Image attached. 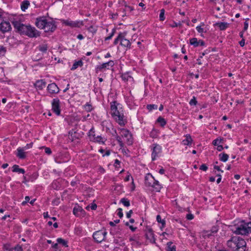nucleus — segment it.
<instances>
[{
  "label": "nucleus",
  "instance_id": "4",
  "mask_svg": "<svg viewBox=\"0 0 251 251\" xmlns=\"http://www.w3.org/2000/svg\"><path fill=\"white\" fill-rule=\"evenodd\" d=\"M35 24L38 28L44 29L45 32H53L56 28L54 21L47 19L45 17L37 18Z\"/></svg>",
  "mask_w": 251,
  "mask_h": 251
},
{
  "label": "nucleus",
  "instance_id": "1",
  "mask_svg": "<svg viewBox=\"0 0 251 251\" xmlns=\"http://www.w3.org/2000/svg\"><path fill=\"white\" fill-rule=\"evenodd\" d=\"M110 114L113 119L121 126H124L127 123L126 116L120 104L116 101L110 102Z\"/></svg>",
  "mask_w": 251,
  "mask_h": 251
},
{
  "label": "nucleus",
  "instance_id": "33",
  "mask_svg": "<svg viewBox=\"0 0 251 251\" xmlns=\"http://www.w3.org/2000/svg\"><path fill=\"white\" fill-rule=\"evenodd\" d=\"M58 244H61L63 247H68V242L65 240L61 238H58L56 240Z\"/></svg>",
  "mask_w": 251,
  "mask_h": 251
},
{
  "label": "nucleus",
  "instance_id": "9",
  "mask_svg": "<svg viewBox=\"0 0 251 251\" xmlns=\"http://www.w3.org/2000/svg\"><path fill=\"white\" fill-rule=\"evenodd\" d=\"M62 22L65 25L70 26L72 28L80 27L84 25L82 21H73L69 20H63L62 21Z\"/></svg>",
  "mask_w": 251,
  "mask_h": 251
},
{
  "label": "nucleus",
  "instance_id": "58",
  "mask_svg": "<svg viewBox=\"0 0 251 251\" xmlns=\"http://www.w3.org/2000/svg\"><path fill=\"white\" fill-rule=\"evenodd\" d=\"M52 248L55 250H58L59 248V246H58V243L57 242L56 243H54V244L52 243Z\"/></svg>",
  "mask_w": 251,
  "mask_h": 251
},
{
  "label": "nucleus",
  "instance_id": "8",
  "mask_svg": "<svg viewBox=\"0 0 251 251\" xmlns=\"http://www.w3.org/2000/svg\"><path fill=\"white\" fill-rule=\"evenodd\" d=\"M106 234L107 232L105 231L98 230L93 233V237L96 242L101 243L105 240Z\"/></svg>",
  "mask_w": 251,
  "mask_h": 251
},
{
  "label": "nucleus",
  "instance_id": "63",
  "mask_svg": "<svg viewBox=\"0 0 251 251\" xmlns=\"http://www.w3.org/2000/svg\"><path fill=\"white\" fill-rule=\"evenodd\" d=\"M245 44V39H242V40L239 42V44L241 47L244 46Z\"/></svg>",
  "mask_w": 251,
  "mask_h": 251
},
{
  "label": "nucleus",
  "instance_id": "38",
  "mask_svg": "<svg viewBox=\"0 0 251 251\" xmlns=\"http://www.w3.org/2000/svg\"><path fill=\"white\" fill-rule=\"evenodd\" d=\"M115 133H116V135H115V138L116 139V140L118 141L119 144V146L121 147H124V143L122 140V138L121 137L119 136L117 133V132L116 130H115Z\"/></svg>",
  "mask_w": 251,
  "mask_h": 251
},
{
  "label": "nucleus",
  "instance_id": "51",
  "mask_svg": "<svg viewBox=\"0 0 251 251\" xmlns=\"http://www.w3.org/2000/svg\"><path fill=\"white\" fill-rule=\"evenodd\" d=\"M200 169L203 171H206L208 169V167L205 164H203L200 166Z\"/></svg>",
  "mask_w": 251,
  "mask_h": 251
},
{
  "label": "nucleus",
  "instance_id": "39",
  "mask_svg": "<svg viewBox=\"0 0 251 251\" xmlns=\"http://www.w3.org/2000/svg\"><path fill=\"white\" fill-rule=\"evenodd\" d=\"M223 141V138H218L213 141L212 144L214 146H217L219 145Z\"/></svg>",
  "mask_w": 251,
  "mask_h": 251
},
{
  "label": "nucleus",
  "instance_id": "37",
  "mask_svg": "<svg viewBox=\"0 0 251 251\" xmlns=\"http://www.w3.org/2000/svg\"><path fill=\"white\" fill-rule=\"evenodd\" d=\"M158 130L153 128L150 133V136L152 138H156L158 136Z\"/></svg>",
  "mask_w": 251,
  "mask_h": 251
},
{
  "label": "nucleus",
  "instance_id": "40",
  "mask_svg": "<svg viewBox=\"0 0 251 251\" xmlns=\"http://www.w3.org/2000/svg\"><path fill=\"white\" fill-rule=\"evenodd\" d=\"M156 221H157V222H158L159 223H161L162 224V226L163 227H165V224H166L165 220H162L160 215H158L156 216Z\"/></svg>",
  "mask_w": 251,
  "mask_h": 251
},
{
  "label": "nucleus",
  "instance_id": "26",
  "mask_svg": "<svg viewBox=\"0 0 251 251\" xmlns=\"http://www.w3.org/2000/svg\"><path fill=\"white\" fill-rule=\"evenodd\" d=\"M200 235L204 239L210 238L211 236H213L210 230H203L200 233Z\"/></svg>",
  "mask_w": 251,
  "mask_h": 251
},
{
  "label": "nucleus",
  "instance_id": "21",
  "mask_svg": "<svg viewBox=\"0 0 251 251\" xmlns=\"http://www.w3.org/2000/svg\"><path fill=\"white\" fill-rule=\"evenodd\" d=\"M12 172L22 174H24L25 173V170L23 168H20L18 165H14L13 166Z\"/></svg>",
  "mask_w": 251,
  "mask_h": 251
},
{
  "label": "nucleus",
  "instance_id": "47",
  "mask_svg": "<svg viewBox=\"0 0 251 251\" xmlns=\"http://www.w3.org/2000/svg\"><path fill=\"white\" fill-rule=\"evenodd\" d=\"M37 177H38V174L36 173H34L31 175L29 179L31 181H33L34 180H35L37 178Z\"/></svg>",
  "mask_w": 251,
  "mask_h": 251
},
{
  "label": "nucleus",
  "instance_id": "64",
  "mask_svg": "<svg viewBox=\"0 0 251 251\" xmlns=\"http://www.w3.org/2000/svg\"><path fill=\"white\" fill-rule=\"evenodd\" d=\"M214 169H215V170H217V171H221V172H223V171L221 170L220 168V167L216 165H215L214 166Z\"/></svg>",
  "mask_w": 251,
  "mask_h": 251
},
{
  "label": "nucleus",
  "instance_id": "12",
  "mask_svg": "<svg viewBox=\"0 0 251 251\" xmlns=\"http://www.w3.org/2000/svg\"><path fill=\"white\" fill-rule=\"evenodd\" d=\"M121 135L126 139V142L128 145H131L132 143V135L129 131L127 129L122 128L121 129L120 132Z\"/></svg>",
  "mask_w": 251,
  "mask_h": 251
},
{
  "label": "nucleus",
  "instance_id": "62",
  "mask_svg": "<svg viewBox=\"0 0 251 251\" xmlns=\"http://www.w3.org/2000/svg\"><path fill=\"white\" fill-rule=\"evenodd\" d=\"M30 181V179H27L26 176H23V183H26L27 182Z\"/></svg>",
  "mask_w": 251,
  "mask_h": 251
},
{
  "label": "nucleus",
  "instance_id": "45",
  "mask_svg": "<svg viewBox=\"0 0 251 251\" xmlns=\"http://www.w3.org/2000/svg\"><path fill=\"white\" fill-rule=\"evenodd\" d=\"M116 29L115 28H113L112 30L111 33L108 36L105 38V41L109 40L111 39L112 37L114 36L115 32Z\"/></svg>",
  "mask_w": 251,
  "mask_h": 251
},
{
  "label": "nucleus",
  "instance_id": "42",
  "mask_svg": "<svg viewBox=\"0 0 251 251\" xmlns=\"http://www.w3.org/2000/svg\"><path fill=\"white\" fill-rule=\"evenodd\" d=\"M121 202L126 207H128L130 205L129 201L126 198H123L121 200Z\"/></svg>",
  "mask_w": 251,
  "mask_h": 251
},
{
  "label": "nucleus",
  "instance_id": "20",
  "mask_svg": "<svg viewBox=\"0 0 251 251\" xmlns=\"http://www.w3.org/2000/svg\"><path fill=\"white\" fill-rule=\"evenodd\" d=\"M25 150L23 148H18L17 150L16 156L20 159H25L26 157Z\"/></svg>",
  "mask_w": 251,
  "mask_h": 251
},
{
  "label": "nucleus",
  "instance_id": "55",
  "mask_svg": "<svg viewBox=\"0 0 251 251\" xmlns=\"http://www.w3.org/2000/svg\"><path fill=\"white\" fill-rule=\"evenodd\" d=\"M196 29L199 33H202L204 31V29L201 27V26H197Z\"/></svg>",
  "mask_w": 251,
  "mask_h": 251
},
{
  "label": "nucleus",
  "instance_id": "61",
  "mask_svg": "<svg viewBox=\"0 0 251 251\" xmlns=\"http://www.w3.org/2000/svg\"><path fill=\"white\" fill-rule=\"evenodd\" d=\"M223 149H224V147H223L222 145H219L217 146V150L218 151H222Z\"/></svg>",
  "mask_w": 251,
  "mask_h": 251
},
{
  "label": "nucleus",
  "instance_id": "53",
  "mask_svg": "<svg viewBox=\"0 0 251 251\" xmlns=\"http://www.w3.org/2000/svg\"><path fill=\"white\" fill-rule=\"evenodd\" d=\"M45 152L48 155H50L51 153V151L50 148L44 147Z\"/></svg>",
  "mask_w": 251,
  "mask_h": 251
},
{
  "label": "nucleus",
  "instance_id": "60",
  "mask_svg": "<svg viewBox=\"0 0 251 251\" xmlns=\"http://www.w3.org/2000/svg\"><path fill=\"white\" fill-rule=\"evenodd\" d=\"M248 26H249L248 23L247 21L245 22L244 23V30L245 31V30H247Z\"/></svg>",
  "mask_w": 251,
  "mask_h": 251
},
{
  "label": "nucleus",
  "instance_id": "10",
  "mask_svg": "<svg viewBox=\"0 0 251 251\" xmlns=\"http://www.w3.org/2000/svg\"><path fill=\"white\" fill-rule=\"evenodd\" d=\"M114 65L113 60H110L107 62L103 63L101 65L97 66L95 68V72L96 73L102 72L104 70L109 69V67H113Z\"/></svg>",
  "mask_w": 251,
  "mask_h": 251
},
{
  "label": "nucleus",
  "instance_id": "3",
  "mask_svg": "<svg viewBox=\"0 0 251 251\" xmlns=\"http://www.w3.org/2000/svg\"><path fill=\"white\" fill-rule=\"evenodd\" d=\"M227 247L232 251H245L246 242L239 236H233L226 243Z\"/></svg>",
  "mask_w": 251,
  "mask_h": 251
},
{
  "label": "nucleus",
  "instance_id": "48",
  "mask_svg": "<svg viewBox=\"0 0 251 251\" xmlns=\"http://www.w3.org/2000/svg\"><path fill=\"white\" fill-rule=\"evenodd\" d=\"M6 51V49L3 46H0V54H4Z\"/></svg>",
  "mask_w": 251,
  "mask_h": 251
},
{
  "label": "nucleus",
  "instance_id": "57",
  "mask_svg": "<svg viewBox=\"0 0 251 251\" xmlns=\"http://www.w3.org/2000/svg\"><path fill=\"white\" fill-rule=\"evenodd\" d=\"M120 222V220H115L114 222H110L109 223V225L111 226H115V224H118Z\"/></svg>",
  "mask_w": 251,
  "mask_h": 251
},
{
  "label": "nucleus",
  "instance_id": "28",
  "mask_svg": "<svg viewBox=\"0 0 251 251\" xmlns=\"http://www.w3.org/2000/svg\"><path fill=\"white\" fill-rule=\"evenodd\" d=\"M82 65H83V62L81 60H78V61H75L74 63L71 70H75L78 67H81Z\"/></svg>",
  "mask_w": 251,
  "mask_h": 251
},
{
  "label": "nucleus",
  "instance_id": "29",
  "mask_svg": "<svg viewBox=\"0 0 251 251\" xmlns=\"http://www.w3.org/2000/svg\"><path fill=\"white\" fill-rule=\"evenodd\" d=\"M29 2L28 0H24L21 5V8L22 11H25L27 9L29 5Z\"/></svg>",
  "mask_w": 251,
  "mask_h": 251
},
{
  "label": "nucleus",
  "instance_id": "31",
  "mask_svg": "<svg viewBox=\"0 0 251 251\" xmlns=\"http://www.w3.org/2000/svg\"><path fill=\"white\" fill-rule=\"evenodd\" d=\"M219 156L220 160L224 162H226L229 158L228 155L225 153H222L219 154Z\"/></svg>",
  "mask_w": 251,
  "mask_h": 251
},
{
  "label": "nucleus",
  "instance_id": "25",
  "mask_svg": "<svg viewBox=\"0 0 251 251\" xmlns=\"http://www.w3.org/2000/svg\"><path fill=\"white\" fill-rule=\"evenodd\" d=\"M37 49L39 51L42 52V53H46L48 50V45L46 44H43L41 45H40L38 47Z\"/></svg>",
  "mask_w": 251,
  "mask_h": 251
},
{
  "label": "nucleus",
  "instance_id": "43",
  "mask_svg": "<svg viewBox=\"0 0 251 251\" xmlns=\"http://www.w3.org/2000/svg\"><path fill=\"white\" fill-rule=\"evenodd\" d=\"M122 36V33H120L117 37L114 40L113 44L114 45H117L119 42H121V40Z\"/></svg>",
  "mask_w": 251,
  "mask_h": 251
},
{
  "label": "nucleus",
  "instance_id": "54",
  "mask_svg": "<svg viewBox=\"0 0 251 251\" xmlns=\"http://www.w3.org/2000/svg\"><path fill=\"white\" fill-rule=\"evenodd\" d=\"M157 108V105L154 104H150L147 105V108L150 110L153 109H156Z\"/></svg>",
  "mask_w": 251,
  "mask_h": 251
},
{
  "label": "nucleus",
  "instance_id": "22",
  "mask_svg": "<svg viewBox=\"0 0 251 251\" xmlns=\"http://www.w3.org/2000/svg\"><path fill=\"white\" fill-rule=\"evenodd\" d=\"M183 144L187 146H191L192 142L193 139L190 134H187L186 135V139L183 141Z\"/></svg>",
  "mask_w": 251,
  "mask_h": 251
},
{
  "label": "nucleus",
  "instance_id": "36",
  "mask_svg": "<svg viewBox=\"0 0 251 251\" xmlns=\"http://www.w3.org/2000/svg\"><path fill=\"white\" fill-rule=\"evenodd\" d=\"M88 136L91 141L93 140V139L96 137L95 134V130L93 127L91 128L88 132Z\"/></svg>",
  "mask_w": 251,
  "mask_h": 251
},
{
  "label": "nucleus",
  "instance_id": "17",
  "mask_svg": "<svg viewBox=\"0 0 251 251\" xmlns=\"http://www.w3.org/2000/svg\"><path fill=\"white\" fill-rule=\"evenodd\" d=\"M146 237L151 243H155V239L154 238V233L151 228H149L146 233Z\"/></svg>",
  "mask_w": 251,
  "mask_h": 251
},
{
  "label": "nucleus",
  "instance_id": "50",
  "mask_svg": "<svg viewBox=\"0 0 251 251\" xmlns=\"http://www.w3.org/2000/svg\"><path fill=\"white\" fill-rule=\"evenodd\" d=\"M14 250L16 251H23L22 247L19 245H17L14 248Z\"/></svg>",
  "mask_w": 251,
  "mask_h": 251
},
{
  "label": "nucleus",
  "instance_id": "5",
  "mask_svg": "<svg viewBox=\"0 0 251 251\" xmlns=\"http://www.w3.org/2000/svg\"><path fill=\"white\" fill-rule=\"evenodd\" d=\"M233 232L236 234L243 235H247L251 232V222L246 223L242 221L237 226L235 227Z\"/></svg>",
  "mask_w": 251,
  "mask_h": 251
},
{
  "label": "nucleus",
  "instance_id": "2",
  "mask_svg": "<svg viewBox=\"0 0 251 251\" xmlns=\"http://www.w3.org/2000/svg\"><path fill=\"white\" fill-rule=\"evenodd\" d=\"M12 24L21 34L30 38H36L40 35V32L30 25H24L17 21L13 22Z\"/></svg>",
  "mask_w": 251,
  "mask_h": 251
},
{
  "label": "nucleus",
  "instance_id": "46",
  "mask_svg": "<svg viewBox=\"0 0 251 251\" xmlns=\"http://www.w3.org/2000/svg\"><path fill=\"white\" fill-rule=\"evenodd\" d=\"M189 104L190 105H196L197 104V101L195 97H193L190 100Z\"/></svg>",
  "mask_w": 251,
  "mask_h": 251
},
{
  "label": "nucleus",
  "instance_id": "34",
  "mask_svg": "<svg viewBox=\"0 0 251 251\" xmlns=\"http://www.w3.org/2000/svg\"><path fill=\"white\" fill-rule=\"evenodd\" d=\"M157 122L159 123L162 127H164L166 125V121L164 118L160 116L157 119Z\"/></svg>",
  "mask_w": 251,
  "mask_h": 251
},
{
  "label": "nucleus",
  "instance_id": "52",
  "mask_svg": "<svg viewBox=\"0 0 251 251\" xmlns=\"http://www.w3.org/2000/svg\"><path fill=\"white\" fill-rule=\"evenodd\" d=\"M194 215L191 213H189L186 215V218L188 220H191L194 219Z\"/></svg>",
  "mask_w": 251,
  "mask_h": 251
},
{
  "label": "nucleus",
  "instance_id": "27",
  "mask_svg": "<svg viewBox=\"0 0 251 251\" xmlns=\"http://www.w3.org/2000/svg\"><path fill=\"white\" fill-rule=\"evenodd\" d=\"M167 251H176V247L173 245L172 242H169L167 243Z\"/></svg>",
  "mask_w": 251,
  "mask_h": 251
},
{
  "label": "nucleus",
  "instance_id": "19",
  "mask_svg": "<svg viewBox=\"0 0 251 251\" xmlns=\"http://www.w3.org/2000/svg\"><path fill=\"white\" fill-rule=\"evenodd\" d=\"M84 210L79 205L76 204L73 208V214L76 216H79L81 213L84 212Z\"/></svg>",
  "mask_w": 251,
  "mask_h": 251
},
{
  "label": "nucleus",
  "instance_id": "7",
  "mask_svg": "<svg viewBox=\"0 0 251 251\" xmlns=\"http://www.w3.org/2000/svg\"><path fill=\"white\" fill-rule=\"evenodd\" d=\"M151 159L152 161H154L156 159L157 157H158L159 154L161 153L162 151V147L160 145L157 144H153L151 145Z\"/></svg>",
  "mask_w": 251,
  "mask_h": 251
},
{
  "label": "nucleus",
  "instance_id": "13",
  "mask_svg": "<svg viewBox=\"0 0 251 251\" xmlns=\"http://www.w3.org/2000/svg\"><path fill=\"white\" fill-rule=\"evenodd\" d=\"M11 28L9 22L4 21L2 16L0 17V30L3 32L8 31Z\"/></svg>",
  "mask_w": 251,
  "mask_h": 251
},
{
  "label": "nucleus",
  "instance_id": "56",
  "mask_svg": "<svg viewBox=\"0 0 251 251\" xmlns=\"http://www.w3.org/2000/svg\"><path fill=\"white\" fill-rule=\"evenodd\" d=\"M32 144H33L32 143H30V144H26V145L25 146L23 147V148L25 150H27V149H28L29 148H31L32 147Z\"/></svg>",
  "mask_w": 251,
  "mask_h": 251
},
{
  "label": "nucleus",
  "instance_id": "11",
  "mask_svg": "<svg viewBox=\"0 0 251 251\" xmlns=\"http://www.w3.org/2000/svg\"><path fill=\"white\" fill-rule=\"evenodd\" d=\"M60 100L58 98L53 99L51 102L52 110L57 116L60 115Z\"/></svg>",
  "mask_w": 251,
  "mask_h": 251
},
{
  "label": "nucleus",
  "instance_id": "16",
  "mask_svg": "<svg viewBox=\"0 0 251 251\" xmlns=\"http://www.w3.org/2000/svg\"><path fill=\"white\" fill-rule=\"evenodd\" d=\"M190 44L194 47L203 46L205 45L204 42L202 40H198L196 38H192L190 39Z\"/></svg>",
  "mask_w": 251,
  "mask_h": 251
},
{
  "label": "nucleus",
  "instance_id": "59",
  "mask_svg": "<svg viewBox=\"0 0 251 251\" xmlns=\"http://www.w3.org/2000/svg\"><path fill=\"white\" fill-rule=\"evenodd\" d=\"M133 213V211L132 210H129L128 212L126 213V216L127 218H130L131 214Z\"/></svg>",
  "mask_w": 251,
  "mask_h": 251
},
{
  "label": "nucleus",
  "instance_id": "44",
  "mask_svg": "<svg viewBox=\"0 0 251 251\" xmlns=\"http://www.w3.org/2000/svg\"><path fill=\"white\" fill-rule=\"evenodd\" d=\"M164 14H165V10L164 9H162L160 10V13L159 14V18H160V20L161 21H163L165 20Z\"/></svg>",
  "mask_w": 251,
  "mask_h": 251
},
{
  "label": "nucleus",
  "instance_id": "23",
  "mask_svg": "<svg viewBox=\"0 0 251 251\" xmlns=\"http://www.w3.org/2000/svg\"><path fill=\"white\" fill-rule=\"evenodd\" d=\"M133 10V8L131 6L126 5L124 9L123 10L124 14L122 15L123 17L126 16V14L131 13Z\"/></svg>",
  "mask_w": 251,
  "mask_h": 251
},
{
  "label": "nucleus",
  "instance_id": "15",
  "mask_svg": "<svg viewBox=\"0 0 251 251\" xmlns=\"http://www.w3.org/2000/svg\"><path fill=\"white\" fill-rule=\"evenodd\" d=\"M126 35V33H122V36L121 40L120 45L122 46L126 47L128 49H130L131 48V43L128 39H126L125 38V36Z\"/></svg>",
  "mask_w": 251,
  "mask_h": 251
},
{
  "label": "nucleus",
  "instance_id": "32",
  "mask_svg": "<svg viewBox=\"0 0 251 251\" xmlns=\"http://www.w3.org/2000/svg\"><path fill=\"white\" fill-rule=\"evenodd\" d=\"M83 109L87 112H90L93 109L92 105L89 102H87L85 105L83 106Z\"/></svg>",
  "mask_w": 251,
  "mask_h": 251
},
{
  "label": "nucleus",
  "instance_id": "49",
  "mask_svg": "<svg viewBox=\"0 0 251 251\" xmlns=\"http://www.w3.org/2000/svg\"><path fill=\"white\" fill-rule=\"evenodd\" d=\"M117 215L121 218L123 217V213L122 208H119L117 209Z\"/></svg>",
  "mask_w": 251,
  "mask_h": 251
},
{
  "label": "nucleus",
  "instance_id": "6",
  "mask_svg": "<svg viewBox=\"0 0 251 251\" xmlns=\"http://www.w3.org/2000/svg\"><path fill=\"white\" fill-rule=\"evenodd\" d=\"M145 183L146 186L151 187L156 192H159L162 188V186L159 181L155 180L154 177L150 174H148L146 176Z\"/></svg>",
  "mask_w": 251,
  "mask_h": 251
},
{
  "label": "nucleus",
  "instance_id": "24",
  "mask_svg": "<svg viewBox=\"0 0 251 251\" xmlns=\"http://www.w3.org/2000/svg\"><path fill=\"white\" fill-rule=\"evenodd\" d=\"M105 140H106L101 136L98 135L97 136H96V137L93 139L92 141L96 143L104 144Z\"/></svg>",
  "mask_w": 251,
  "mask_h": 251
},
{
  "label": "nucleus",
  "instance_id": "14",
  "mask_svg": "<svg viewBox=\"0 0 251 251\" xmlns=\"http://www.w3.org/2000/svg\"><path fill=\"white\" fill-rule=\"evenodd\" d=\"M48 92L50 94H56L59 92V88L55 83L49 84L47 87Z\"/></svg>",
  "mask_w": 251,
  "mask_h": 251
},
{
  "label": "nucleus",
  "instance_id": "18",
  "mask_svg": "<svg viewBox=\"0 0 251 251\" xmlns=\"http://www.w3.org/2000/svg\"><path fill=\"white\" fill-rule=\"evenodd\" d=\"M46 82L44 79L37 80L34 83L36 88L39 90H42L46 87Z\"/></svg>",
  "mask_w": 251,
  "mask_h": 251
},
{
  "label": "nucleus",
  "instance_id": "41",
  "mask_svg": "<svg viewBox=\"0 0 251 251\" xmlns=\"http://www.w3.org/2000/svg\"><path fill=\"white\" fill-rule=\"evenodd\" d=\"M218 230H219V227L217 226H213L211 227V229L210 230V232H211V233L213 235V236H214V235L215 234H216L218 232Z\"/></svg>",
  "mask_w": 251,
  "mask_h": 251
},
{
  "label": "nucleus",
  "instance_id": "35",
  "mask_svg": "<svg viewBox=\"0 0 251 251\" xmlns=\"http://www.w3.org/2000/svg\"><path fill=\"white\" fill-rule=\"evenodd\" d=\"M122 78L124 81H131L133 80V78L129 75L128 74H123L121 76Z\"/></svg>",
  "mask_w": 251,
  "mask_h": 251
},
{
  "label": "nucleus",
  "instance_id": "30",
  "mask_svg": "<svg viewBox=\"0 0 251 251\" xmlns=\"http://www.w3.org/2000/svg\"><path fill=\"white\" fill-rule=\"evenodd\" d=\"M216 25L218 26L221 30H225L228 26V24L225 22H221L216 23Z\"/></svg>",
  "mask_w": 251,
  "mask_h": 251
}]
</instances>
